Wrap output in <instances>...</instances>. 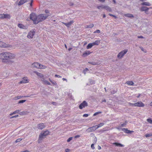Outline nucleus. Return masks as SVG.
Wrapping results in <instances>:
<instances>
[{
    "label": "nucleus",
    "mask_w": 152,
    "mask_h": 152,
    "mask_svg": "<svg viewBox=\"0 0 152 152\" xmlns=\"http://www.w3.org/2000/svg\"><path fill=\"white\" fill-rule=\"evenodd\" d=\"M15 57V54L10 52H4L0 54V59L2 60L3 62H8L9 64H12L13 61L10 60H7L14 58Z\"/></svg>",
    "instance_id": "1"
},
{
    "label": "nucleus",
    "mask_w": 152,
    "mask_h": 152,
    "mask_svg": "<svg viewBox=\"0 0 152 152\" xmlns=\"http://www.w3.org/2000/svg\"><path fill=\"white\" fill-rule=\"evenodd\" d=\"M49 132L48 130L44 131L43 133H41L39 136L38 141V142L39 143H41L42 140L45 138V137L49 134Z\"/></svg>",
    "instance_id": "2"
},
{
    "label": "nucleus",
    "mask_w": 152,
    "mask_h": 152,
    "mask_svg": "<svg viewBox=\"0 0 152 152\" xmlns=\"http://www.w3.org/2000/svg\"><path fill=\"white\" fill-rule=\"evenodd\" d=\"M49 15L46 14H40L37 15V22L38 23L41 21H42L46 19Z\"/></svg>",
    "instance_id": "3"
},
{
    "label": "nucleus",
    "mask_w": 152,
    "mask_h": 152,
    "mask_svg": "<svg viewBox=\"0 0 152 152\" xmlns=\"http://www.w3.org/2000/svg\"><path fill=\"white\" fill-rule=\"evenodd\" d=\"M32 67L38 69H45L47 67L46 66L41 64L37 62L33 63L32 65Z\"/></svg>",
    "instance_id": "4"
},
{
    "label": "nucleus",
    "mask_w": 152,
    "mask_h": 152,
    "mask_svg": "<svg viewBox=\"0 0 152 152\" xmlns=\"http://www.w3.org/2000/svg\"><path fill=\"white\" fill-rule=\"evenodd\" d=\"M30 18L33 21L34 24H37V16L35 13H32L30 15Z\"/></svg>",
    "instance_id": "5"
},
{
    "label": "nucleus",
    "mask_w": 152,
    "mask_h": 152,
    "mask_svg": "<svg viewBox=\"0 0 152 152\" xmlns=\"http://www.w3.org/2000/svg\"><path fill=\"white\" fill-rule=\"evenodd\" d=\"M129 105L132 107H143L145 104L142 102L140 101L135 103H129Z\"/></svg>",
    "instance_id": "6"
},
{
    "label": "nucleus",
    "mask_w": 152,
    "mask_h": 152,
    "mask_svg": "<svg viewBox=\"0 0 152 152\" xmlns=\"http://www.w3.org/2000/svg\"><path fill=\"white\" fill-rule=\"evenodd\" d=\"M128 51L127 49H125L120 52L117 55V57L119 59L122 58Z\"/></svg>",
    "instance_id": "7"
},
{
    "label": "nucleus",
    "mask_w": 152,
    "mask_h": 152,
    "mask_svg": "<svg viewBox=\"0 0 152 152\" xmlns=\"http://www.w3.org/2000/svg\"><path fill=\"white\" fill-rule=\"evenodd\" d=\"M12 47L11 45L7 44L0 41V47L4 48H11Z\"/></svg>",
    "instance_id": "8"
},
{
    "label": "nucleus",
    "mask_w": 152,
    "mask_h": 152,
    "mask_svg": "<svg viewBox=\"0 0 152 152\" xmlns=\"http://www.w3.org/2000/svg\"><path fill=\"white\" fill-rule=\"evenodd\" d=\"M88 106L87 103L85 101H83L79 105V108L80 109H82Z\"/></svg>",
    "instance_id": "9"
},
{
    "label": "nucleus",
    "mask_w": 152,
    "mask_h": 152,
    "mask_svg": "<svg viewBox=\"0 0 152 152\" xmlns=\"http://www.w3.org/2000/svg\"><path fill=\"white\" fill-rule=\"evenodd\" d=\"M96 127V126H95L89 127L86 129V131L88 132H93L97 129Z\"/></svg>",
    "instance_id": "10"
},
{
    "label": "nucleus",
    "mask_w": 152,
    "mask_h": 152,
    "mask_svg": "<svg viewBox=\"0 0 152 152\" xmlns=\"http://www.w3.org/2000/svg\"><path fill=\"white\" fill-rule=\"evenodd\" d=\"M10 16L9 14H0V19H3L5 18H10Z\"/></svg>",
    "instance_id": "11"
},
{
    "label": "nucleus",
    "mask_w": 152,
    "mask_h": 152,
    "mask_svg": "<svg viewBox=\"0 0 152 152\" xmlns=\"http://www.w3.org/2000/svg\"><path fill=\"white\" fill-rule=\"evenodd\" d=\"M28 81L27 77H24L23 78V80L20 82L18 83L19 84L25 83H28Z\"/></svg>",
    "instance_id": "12"
},
{
    "label": "nucleus",
    "mask_w": 152,
    "mask_h": 152,
    "mask_svg": "<svg viewBox=\"0 0 152 152\" xmlns=\"http://www.w3.org/2000/svg\"><path fill=\"white\" fill-rule=\"evenodd\" d=\"M34 32L33 31H30L28 33L27 37L28 38H32L34 34Z\"/></svg>",
    "instance_id": "13"
},
{
    "label": "nucleus",
    "mask_w": 152,
    "mask_h": 152,
    "mask_svg": "<svg viewBox=\"0 0 152 152\" xmlns=\"http://www.w3.org/2000/svg\"><path fill=\"white\" fill-rule=\"evenodd\" d=\"M45 127V125L43 123H40L37 125V127L39 129H42Z\"/></svg>",
    "instance_id": "14"
},
{
    "label": "nucleus",
    "mask_w": 152,
    "mask_h": 152,
    "mask_svg": "<svg viewBox=\"0 0 152 152\" xmlns=\"http://www.w3.org/2000/svg\"><path fill=\"white\" fill-rule=\"evenodd\" d=\"M152 8V7L148 8L145 6H142L140 9V11L141 12L145 11L147 9H149Z\"/></svg>",
    "instance_id": "15"
},
{
    "label": "nucleus",
    "mask_w": 152,
    "mask_h": 152,
    "mask_svg": "<svg viewBox=\"0 0 152 152\" xmlns=\"http://www.w3.org/2000/svg\"><path fill=\"white\" fill-rule=\"evenodd\" d=\"M73 23V21L72 20L70 21L69 22H68L67 23H62L64 24L67 27H69L71 25V24Z\"/></svg>",
    "instance_id": "16"
},
{
    "label": "nucleus",
    "mask_w": 152,
    "mask_h": 152,
    "mask_svg": "<svg viewBox=\"0 0 152 152\" xmlns=\"http://www.w3.org/2000/svg\"><path fill=\"white\" fill-rule=\"evenodd\" d=\"M91 53L89 51L87 50L85 51L83 54V56L85 57L86 56L89 55Z\"/></svg>",
    "instance_id": "17"
},
{
    "label": "nucleus",
    "mask_w": 152,
    "mask_h": 152,
    "mask_svg": "<svg viewBox=\"0 0 152 152\" xmlns=\"http://www.w3.org/2000/svg\"><path fill=\"white\" fill-rule=\"evenodd\" d=\"M122 130L123 131L125 132H126L127 133H131L132 132H133V131H130L129 130H128L126 128H123L122 129Z\"/></svg>",
    "instance_id": "18"
},
{
    "label": "nucleus",
    "mask_w": 152,
    "mask_h": 152,
    "mask_svg": "<svg viewBox=\"0 0 152 152\" xmlns=\"http://www.w3.org/2000/svg\"><path fill=\"white\" fill-rule=\"evenodd\" d=\"M141 5H145L147 6H151V4L148 2H142L141 4Z\"/></svg>",
    "instance_id": "19"
},
{
    "label": "nucleus",
    "mask_w": 152,
    "mask_h": 152,
    "mask_svg": "<svg viewBox=\"0 0 152 152\" xmlns=\"http://www.w3.org/2000/svg\"><path fill=\"white\" fill-rule=\"evenodd\" d=\"M35 73L37 76H39L41 78L44 79V76L42 74L37 72H35Z\"/></svg>",
    "instance_id": "20"
},
{
    "label": "nucleus",
    "mask_w": 152,
    "mask_h": 152,
    "mask_svg": "<svg viewBox=\"0 0 152 152\" xmlns=\"http://www.w3.org/2000/svg\"><path fill=\"white\" fill-rule=\"evenodd\" d=\"M104 9H105L106 10L109 12H111L112 11V10L110 7L108 6H105Z\"/></svg>",
    "instance_id": "21"
},
{
    "label": "nucleus",
    "mask_w": 152,
    "mask_h": 152,
    "mask_svg": "<svg viewBox=\"0 0 152 152\" xmlns=\"http://www.w3.org/2000/svg\"><path fill=\"white\" fill-rule=\"evenodd\" d=\"M113 144L115 145V146H119L121 147H123L124 146L123 145H122L120 143H117V142H115L113 143Z\"/></svg>",
    "instance_id": "22"
},
{
    "label": "nucleus",
    "mask_w": 152,
    "mask_h": 152,
    "mask_svg": "<svg viewBox=\"0 0 152 152\" xmlns=\"http://www.w3.org/2000/svg\"><path fill=\"white\" fill-rule=\"evenodd\" d=\"M124 16L126 17H128L129 18H134V16L132 14H127L124 15Z\"/></svg>",
    "instance_id": "23"
},
{
    "label": "nucleus",
    "mask_w": 152,
    "mask_h": 152,
    "mask_svg": "<svg viewBox=\"0 0 152 152\" xmlns=\"http://www.w3.org/2000/svg\"><path fill=\"white\" fill-rule=\"evenodd\" d=\"M92 43L93 46L95 45H98L100 43V41L99 40H96L95 41V42H93Z\"/></svg>",
    "instance_id": "24"
},
{
    "label": "nucleus",
    "mask_w": 152,
    "mask_h": 152,
    "mask_svg": "<svg viewBox=\"0 0 152 152\" xmlns=\"http://www.w3.org/2000/svg\"><path fill=\"white\" fill-rule=\"evenodd\" d=\"M93 46L92 43H89L86 47L87 49L91 48Z\"/></svg>",
    "instance_id": "25"
},
{
    "label": "nucleus",
    "mask_w": 152,
    "mask_h": 152,
    "mask_svg": "<svg viewBox=\"0 0 152 152\" xmlns=\"http://www.w3.org/2000/svg\"><path fill=\"white\" fill-rule=\"evenodd\" d=\"M19 111H20L19 110H17L15 111H14V112H13V113H11L10 114V116H11V115H13V114H15L16 113H18L19 112Z\"/></svg>",
    "instance_id": "26"
},
{
    "label": "nucleus",
    "mask_w": 152,
    "mask_h": 152,
    "mask_svg": "<svg viewBox=\"0 0 152 152\" xmlns=\"http://www.w3.org/2000/svg\"><path fill=\"white\" fill-rule=\"evenodd\" d=\"M104 123H101L99 124L98 125H96L95 126H96V129H98L99 127H100L103 125H104Z\"/></svg>",
    "instance_id": "27"
},
{
    "label": "nucleus",
    "mask_w": 152,
    "mask_h": 152,
    "mask_svg": "<svg viewBox=\"0 0 152 152\" xmlns=\"http://www.w3.org/2000/svg\"><path fill=\"white\" fill-rule=\"evenodd\" d=\"M105 6L103 5H102L101 6H99L97 7V8L99 9H104Z\"/></svg>",
    "instance_id": "28"
},
{
    "label": "nucleus",
    "mask_w": 152,
    "mask_h": 152,
    "mask_svg": "<svg viewBox=\"0 0 152 152\" xmlns=\"http://www.w3.org/2000/svg\"><path fill=\"white\" fill-rule=\"evenodd\" d=\"M126 83L129 85H133L134 84V83L132 81H128L126 82Z\"/></svg>",
    "instance_id": "29"
},
{
    "label": "nucleus",
    "mask_w": 152,
    "mask_h": 152,
    "mask_svg": "<svg viewBox=\"0 0 152 152\" xmlns=\"http://www.w3.org/2000/svg\"><path fill=\"white\" fill-rule=\"evenodd\" d=\"M42 81L44 83L48 85H50V83L46 80H42Z\"/></svg>",
    "instance_id": "30"
},
{
    "label": "nucleus",
    "mask_w": 152,
    "mask_h": 152,
    "mask_svg": "<svg viewBox=\"0 0 152 152\" xmlns=\"http://www.w3.org/2000/svg\"><path fill=\"white\" fill-rule=\"evenodd\" d=\"M25 2H24V1L23 0H20L18 4V5H21L23 4Z\"/></svg>",
    "instance_id": "31"
},
{
    "label": "nucleus",
    "mask_w": 152,
    "mask_h": 152,
    "mask_svg": "<svg viewBox=\"0 0 152 152\" xmlns=\"http://www.w3.org/2000/svg\"><path fill=\"white\" fill-rule=\"evenodd\" d=\"M94 26V25L93 24H91L89 25H87L86 28H91Z\"/></svg>",
    "instance_id": "32"
},
{
    "label": "nucleus",
    "mask_w": 152,
    "mask_h": 152,
    "mask_svg": "<svg viewBox=\"0 0 152 152\" xmlns=\"http://www.w3.org/2000/svg\"><path fill=\"white\" fill-rule=\"evenodd\" d=\"M18 26L19 27L22 28H24L25 26L21 24H18Z\"/></svg>",
    "instance_id": "33"
},
{
    "label": "nucleus",
    "mask_w": 152,
    "mask_h": 152,
    "mask_svg": "<svg viewBox=\"0 0 152 152\" xmlns=\"http://www.w3.org/2000/svg\"><path fill=\"white\" fill-rule=\"evenodd\" d=\"M28 113L27 112L23 111L20 113V114L21 115H26Z\"/></svg>",
    "instance_id": "34"
},
{
    "label": "nucleus",
    "mask_w": 152,
    "mask_h": 152,
    "mask_svg": "<svg viewBox=\"0 0 152 152\" xmlns=\"http://www.w3.org/2000/svg\"><path fill=\"white\" fill-rule=\"evenodd\" d=\"M147 121L150 124H152V120L151 118H148L147 120Z\"/></svg>",
    "instance_id": "35"
},
{
    "label": "nucleus",
    "mask_w": 152,
    "mask_h": 152,
    "mask_svg": "<svg viewBox=\"0 0 152 152\" xmlns=\"http://www.w3.org/2000/svg\"><path fill=\"white\" fill-rule=\"evenodd\" d=\"M26 101V100H23L19 101L18 103V104H20V103H24V102H25Z\"/></svg>",
    "instance_id": "36"
},
{
    "label": "nucleus",
    "mask_w": 152,
    "mask_h": 152,
    "mask_svg": "<svg viewBox=\"0 0 152 152\" xmlns=\"http://www.w3.org/2000/svg\"><path fill=\"white\" fill-rule=\"evenodd\" d=\"M102 113V112H97L95 113L93 115V116H95L96 115H97L98 114H100V113Z\"/></svg>",
    "instance_id": "37"
},
{
    "label": "nucleus",
    "mask_w": 152,
    "mask_h": 152,
    "mask_svg": "<svg viewBox=\"0 0 152 152\" xmlns=\"http://www.w3.org/2000/svg\"><path fill=\"white\" fill-rule=\"evenodd\" d=\"M145 136L146 137H149L152 136V134H146L145 135Z\"/></svg>",
    "instance_id": "38"
},
{
    "label": "nucleus",
    "mask_w": 152,
    "mask_h": 152,
    "mask_svg": "<svg viewBox=\"0 0 152 152\" xmlns=\"http://www.w3.org/2000/svg\"><path fill=\"white\" fill-rule=\"evenodd\" d=\"M49 80L50 81V82L52 83L53 84L56 85V83L55 81H52L51 80L50 78L49 79Z\"/></svg>",
    "instance_id": "39"
},
{
    "label": "nucleus",
    "mask_w": 152,
    "mask_h": 152,
    "mask_svg": "<svg viewBox=\"0 0 152 152\" xmlns=\"http://www.w3.org/2000/svg\"><path fill=\"white\" fill-rule=\"evenodd\" d=\"M22 140V139H20V138L17 139L16 140L15 142H19L20 141H21Z\"/></svg>",
    "instance_id": "40"
},
{
    "label": "nucleus",
    "mask_w": 152,
    "mask_h": 152,
    "mask_svg": "<svg viewBox=\"0 0 152 152\" xmlns=\"http://www.w3.org/2000/svg\"><path fill=\"white\" fill-rule=\"evenodd\" d=\"M149 9H147L146 11H144L145 13L147 14H148L150 13V12L148 11Z\"/></svg>",
    "instance_id": "41"
},
{
    "label": "nucleus",
    "mask_w": 152,
    "mask_h": 152,
    "mask_svg": "<svg viewBox=\"0 0 152 152\" xmlns=\"http://www.w3.org/2000/svg\"><path fill=\"white\" fill-rule=\"evenodd\" d=\"M88 63L91 64L92 65H95L96 64V63L95 62H88Z\"/></svg>",
    "instance_id": "42"
},
{
    "label": "nucleus",
    "mask_w": 152,
    "mask_h": 152,
    "mask_svg": "<svg viewBox=\"0 0 152 152\" xmlns=\"http://www.w3.org/2000/svg\"><path fill=\"white\" fill-rule=\"evenodd\" d=\"M72 139V137H70L68 138V139L67 140V141L68 142H69Z\"/></svg>",
    "instance_id": "43"
},
{
    "label": "nucleus",
    "mask_w": 152,
    "mask_h": 152,
    "mask_svg": "<svg viewBox=\"0 0 152 152\" xmlns=\"http://www.w3.org/2000/svg\"><path fill=\"white\" fill-rule=\"evenodd\" d=\"M94 33H100V31L99 30H97L95 31L94 32Z\"/></svg>",
    "instance_id": "44"
},
{
    "label": "nucleus",
    "mask_w": 152,
    "mask_h": 152,
    "mask_svg": "<svg viewBox=\"0 0 152 152\" xmlns=\"http://www.w3.org/2000/svg\"><path fill=\"white\" fill-rule=\"evenodd\" d=\"M18 116H19V115H16L15 116H12V117H10V118H16V117H18Z\"/></svg>",
    "instance_id": "45"
},
{
    "label": "nucleus",
    "mask_w": 152,
    "mask_h": 152,
    "mask_svg": "<svg viewBox=\"0 0 152 152\" xmlns=\"http://www.w3.org/2000/svg\"><path fill=\"white\" fill-rule=\"evenodd\" d=\"M91 147L93 149H94L95 148L94 147V144H92L91 145Z\"/></svg>",
    "instance_id": "46"
},
{
    "label": "nucleus",
    "mask_w": 152,
    "mask_h": 152,
    "mask_svg": "<svg viewBox=\"0 0 152 152\" xmlns=\"http://www.w3.org/2000/svg\"><path fill=\"white\" fill-rule=\"evenodd\" d=\"M23 96H17L16 97V99H20Z\"/></svg>",
    "instance_id": "47"
},
{
    "label": "nucleus",
    "mask_w": 152,
    "mask_h": 152,
    "mask_svg": "<svg viewBox=\"0 0 152 152\" xmlns=\"http://www.w3.org/2000/svg\"><path fill=\"white\" fill-rule=\"evenodd\" d=\"M88 116V114H84L83 115L84 117H87Z\"/></svg>",
    "instance_id": "48"
},
{
    "label": "nucleus",
    "mask_w": 152,
    "mask_h": 152,
    "mask_svg": "<svg viewBox=\"0 0 152 152\" xmlns=\"http://www.w3.org/2000/svg\"><path fill=\"white\" fill-rule=\"evenodd\" d=\"M138 38H144V37L142 36H138L137 37Z\"/></svg>",
    "instance_id": "49"
},
{
    "label": "nucleus",
    "mask_w": 152,
    "mask_h": 152,
    "mask_svg": "<svg viewBox=\"0 0 152 152\" xmlns=\"http://www.w3.org/2000/svg\"><path fill=\"white\" fill-rule=\"evenodd\" d=\"M45 12L46 13H49V11L48 10H45Z\"/></svg>",
    "instance_id": "50"
},
{
    "label": "nucleus",
    "mask_w": 152,
    "mask_h": 152,
    "mask_svg": "<svg viewBox=\"0 0 152 152\" xmlns=\"http://www.w3.org/2000/svg\"><path fill=\"white\" fill-rule=\"evenodd\" d=\"M52 104L54 105H56L57 104V103L56 102H53L52 103Z\"/></svg>",
    "instance_id": "51"
},
{
    "label": "nucleus",
    "mask_w": 152,
    "mask_h": 152,
    "mask_svg": "<svg viewBox=\"0 0 152 152\" xmlns=\"http://www.w3.org/2000/svg\"><path fill=\"white\" fill-rule=\"evenodd\" d=\"M55 77H61L60 75H55Z\"/></svg>",
    "instance_id": "52"
},
{
    "label": "nucleus",
    "mask_w": 152,
    "mask_h": 152,
    "mask_svg": "<svg viewBox=\"0 0 152 152\" xmlns=\"http://www.w3.org/2000/svg\"><path fill=\"white\" fill-rule=\"evenodd\" d=\"M33 2V0H31V3H30V5L31 6H32V4Z\"/></svg>",
    "instance_id": "53"
},
{
    "label": "nucleus",
    "mask_w": 152,
    "mask_h": 152,
    "mask_svg": "<svg viewBox=\"0 0 152 152\" xmlns=\"http://www.w3.org/2000/svg\"><path fill=\"white\" fill-rule=\"evenodd\" d=\"M80 137V136L79 135H77L75 136V138H78Z\"/></svg>",
    "instance_id": "54"
},
{
    "label": "nucleus",
    "mask_w": 152,
    "mask_h": 152,
    "mask_svg": "<svg viewBox=\"0 0 152 152\" xmlns=\"http://www.w3.org/2000/svg\"><path fill=\"white\" fill-rule=\"evenodd\" d=\"M126 125L125 123L123 124H121V127L124 126L125 125Z\"/></svg>",
    "instance_id": "55"
},
{
    "label": "nucleus",
    "mask_w": 152,
    "mask_h": 152,
    "mask_svg": "<svg viewBox=\"0 0 152 152\" xmlns=\"http://www.w3.org/2000/svg\"><path fill=\"white\" fill-rule=\"evenodd\" d=\"M100 2H104L105 1V0H98Z\"/></svg>",
    "instance_id": "56"
},
{
    "label": "nucleus",
    "mask_w": 152,
    "mask_h": 152,
    "mask_svg": "<svg viewBox=\"0 0 152 152\" xmlns=\"http://www.w3.org/2000/svg\"><path fill=\"white\" fill-rule=\"evenodd\" d=\"M69 149L67 148L65 149L66 152H68L69 151Z\"/></svg>",
    "instance_id": "57"
},
{
    "label": "nucleus",
    "mask_w": 152,
    "mask_h": 152,
    "mask_svg": "<svg viewBox=\"0 0 152 152\" xmlns=\"http://www.w3.org/2000/svg\"><path fill=\"white\" fill-rule=\"evenodd\" d=\"M109 15H110V16H112V17H113V16H114V15H113V14H109Z\"/></svg>",
    "instance_id": "58"
},
{
    "label": "nucleus",
    "mask_w": 152,
    "mask_h": 152,
    "mask_svg": "<svg viewBox=\"0 0 152 152\" xmlns=\"http://www.w3.org/2000/svg\"><path fill=\"white\" fill-rule=\"evenodd\" d=\"M73 4L72 3H70L69 4V5L70 6H72L73 5Z\"/></svg>",
    "instance_id": "59"
},
{
    "label": "nucleus",
    "mask_w": 152,
    "mask_h": 152,
    "mask_svg": "<svg viewBox=\"0 0 152 152\" xmlns=\"http://www.w3.org/2000/svg\"><path fill=\"white\" fill-rule=\"evenodd\" d=\"M102 102H106V100L105 99H104L102 101Z\"/></svg>",
    "instance_id": "60"
},
{
    "label": "nucleus",
    "mask_w": 152,
    "mask_h": 152,
    "mask_svg": "<svg viewBox=\"0 0 152 152\" xmlns=\"http://www.w3.org/2000/svg\"><path fill=\"white\" fill-rule=\"evenodd\" d=\"M62 79L63 80H66V81H67V80L65 78H63Z\"/></svg>",
    "instance_id": "61"
},
{
    "label": "nucleus",
    "mask_w": 152,
    "mask_h": 152,
    "mask_svg": "<svg viewBox=\"0 0 152 152\" xmlns=\"http://www.w3.org/2000/svg\"><path fill=\"white\" fill-rule=\"evenodd\" d=\"M23 152H29V151L27 150L24 151H23Z\"/></svg>",
    "instance_id": "62"
},
{
    "label": "nucleus",
    "mask_w": 152,
    "mask_h": 152,
    "mask_svg": "<svg viewBox=\"0 0 152 152\" xmlns=\"http://www.w3.org/2000/svg\"><path fill=\"white\" fill-rule=\"evenodd\" d=\"M101 148L100 146H98V149L100 150V149H101Z\"/></svg>",
    "instance_id": "63"
},
{
    "label": "nucleus",
    "mask_w": 152,
    "mask_h": 152,
    "mask_svg": "<svg viewBox=\"0 0 152 152\" xmlns=\"http://www.w3.org/2000/svg\"><path fill=\"white\" fill-rule=\"evenodd\" d=\"M150 105L151 106H152V102L150 103Z\"/></svg>",
    "instance_id": "64"
}]
</instances>
